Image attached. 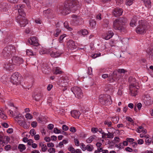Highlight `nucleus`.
<instances>
[{
	"label": "nucleus",
	"instance_id": "obj_1",
	"mask_svg": "<svg viewBox=\"0 0 153 153\" xmlns=\"http://www.w3.org/2000/svg\"><path fill=\"white\" fill-rule=\"evenodd\" d=\"M78 3V1H76L66 0L61 12L63 15H67L71 11L74 12L79 7Z\"/></svg>",
	"mask_w": 153,
	"mask_h": 153
},
{
	"label": "nucleus",
	"instance_id": "obj_2",
	"mask_svg": "<svg viewBox=\"0 0 153 153\" xmlns=\"http://www.w3.org/2000/svg\"><path fill=\"white\" fill-rule=\"evenodd\" d=\"M23 7L22 5H17L15 7V10H18L19 15L16 18L18 23L19 24L20 27H24L28 24V22L25 18V13L23 9Z\"/></svg>",
	"mask_w": 153,
	"mask_h": 153
},
{
	"label": "nucleus",
	"instance_id": "obj_3",
	"mask_svg": "<svg viewBox=\"0 0 153 153\" xmlns=\"http://www.w3.org/2000/svg\"><path fill=\"white\" fill-rule=\"evenodd\" d=\"M126 22L127 19L125 18H120L116 19L113 22V27L115 30L126 32L125 24Z\"/></svg>",
	"mask_w": 153,
	"mask_h": 153
},
{
	"label": "nucleus",
	"instance_id": "obj_4",
	"mask_svg": "<svg viewBox=\"0 0 153 153\" xmlns=\"http://www.w3.org/2000/svg\"><path fill=\"white\" fill-rule=\"evenodd\" d=\"M147 29V22L145 20L139 21L138 25L135 29L136 33L139 34H144L146 33Z\"/></svg>",
	"mask_w": 153,
	"mask_h": 153
},
{
	"label": "nucleus",
	"instance_id": "obj_5",
	"mask_svg": "<svg viewBox=\"0 0 153 153\" xmlns=\"http://www.w3.org/2000/svg\"><path fill=\"white\" fill-rule=\"evenodd\" d=\"M16 51L15 47L12 45H10L4 48L2 53L4 57L7 59L10 57L12 53H14Z\"/></svg>",
	"mask_w": 153,
	"mask_h": 153
},
{
	"label": "nucleus",
	"instance_id": "obj_6",
	"mask_svg": "<svg viewBox=\"0 0 153 153\" xmlns=\"http://www.w3.org/2000/svg\"><path fill=\"white\" fill-rule=\"evenodd\" d=\"M99 101L102 104L105 105H110L112 103L111 97L107 94L100 95Z\"/></svg>",
	"mask_w": 153,
	"mask_h": 153
},
{
	"label": "nucleus",
	"instance_id": "obj_7",
	"mask_svg": "<svg viewBox=\"0 0 153 153\" xmlns=\"http://www.w3.org/2000/svg\"><path fill=\"white\" fill-rule=\"evenodd\" d=\"M23 62V60L22 58L15 56L9 60V63H7V65H5V66L10 67L13 65L19 66L20 65L22 64Z\"/></svg>",
	"mask_w": 153,
	"mask_h": 153
},
{
	"label": "nucleus",
	"instance_id": "obj_8",
	"mask_svg": "<svg viewBox=\"0 0 153 153\" xmlns=\"http://www.w3.org/2000/svg\"><path fill=\"white\" fill-rule=\"evenodd\" d=\"M22 80V76L18 72L13 73L11 77L10 81L13 84H16L20 83Z\"/></svg>",
	"mask_w": 153,
	"mask_h": 153
},
{
	"label": "nucleus",
	"instance_id": "obj_9",
	"mask_svg": "<svg viewBox=\"0 0 153 153\" xmlns=\"http://www.w3.org/2000/svg\"><path fill=\"white\" fill-rule=\"evenodd\" d=\"M71 90L74 94L75 97L78 98H81L83 97L82 90L79 88L74 87L71 88Z\"/></svg>",
	"mask_w": 153,
	"mask_h": 153
},
{
	"label": "nucleus",
	"instance_id": "obj_10",
	"mask_svg": "<svg viewBox=\"0 0 153 153\" xmlns=\"http://www.w3.org/2000/svg\"><path fill=\"white\" fill-rule=\"evenodd\" d=\"M49 53L51 57L55 58L60 56L62 53V52L57 51L56 48H54L50 49L49 50Z\"/></svg>",
	"mask_w": 153,
	"mask_h": 153
},
{
	"label": "nucleus",
	"instance_id": "obj_11",
	"mask_svg": "<svg viewBox=\"0 0 153 153\" xmlns=\"http://www.w3.org/2000/svg\"><path fill=\"white\" fill-rule=\"evenodd\" d=\"M67 46L69 49L71 50L76 49L77 47V44L75 43L74 41L71 40H69L68 41Z\"/></svg>",
	"mask_w": 153,
	"mask_h": 153
},
{
	"label": "nucleus",
	"instance_id": "obj_12",
	"mask_svg": "<svg viewBox=\"0 0 153 153\" xmlns=\"http://www.w3.org/2000/svg\"><path fill=\"white\" fill-rule=\"evenodd\" d=\"M28 42L31 45L35 46H37L39 44L37 38L35 37H30L28 40Z\"/></svg>",
	"mask_w": 153,
	"mask_h": 153
},
{
	"label": "nucleus",
	"instance_id": "obj_13",
	"mask_svg": "<svg viewBox=\"0 0 153 153\" xmlns=\"http://www.w3.org/2000/svg\"><path fill=\"white\" fill-rule=\"evenodd\" d=\"M135 85H134V84H133V85H131L130 86V94L132 96H135L137 95V88L135 87Z\"/></svg>",
	"mask_w": 153,
	"mask_h": 153
},
{
	"label": "nucleus",
	"instance_id": "obj_14",
	"mask_svg": "<svg viewBox=\"0 0 153 153\" xmlns=\"http://www.w3.org/2000/svg\"><path fill=\"white\" fill-rule=\"evenodd\" d=\"M123 13V10L121 8L117 7L114 10L113 14L115 16L117 17L122 15Z\"/></svg>",
	"mask_w": 153,
	"mask_h": 153
},
{
	"label": "nucleus",
	"instance_id": "obj_15",
	"mask_svg": "<svg viewBox=\"0 0 153 153\" xmlns=\"http://www.w3.org/2000/svg\"><path fill=\"white\" fill-rule=\"evenodd\" d=\"M144 102L146 105H151L153 102V100L151 97L148 95L146 96L144 99Z\"/></svg>",
	"mask_w": 153,
	"mask_h": 153
},
{
	"label": "nucleus",
	"instance_id": "obj_16",
	"mask_svg": "<svg viewBox=\"0 0 153 153\" xmlns=\"http://www.w3.org/2000/svg\"><path fill=\"white\" fill-rule=\"evenodd\" d=\"M146 52L149 59L153 60V46H151L148 48Z\"/></svg>",
	"mask_w": 153,
	"mask_h": 153
},
{
	"label": "nucleus",
	"instance_id": "obj_17",
	"mask_svg": "<svg viewBox=\"0 0 153 153\" xmlns=\"http://www.w3.org/2000/svg\"><path fill=\"white\" fill-rule=\"evenodd\" d=\"M78 16L75 15H73L71 17V24L73 25H76L78 22L77 21Z\"/></svg>",
	"mask_w": 153,
	"mask_h": 153
},
{
	"label": "nucleus",
	"instance_id": "obj_18",
	"mask_svg": "<svg viewBox=\"0 0 153 153\" xmlns=\"http://www.w3.org/2000/svg\"><path fill=\"white\" fill-rule=\"evenodd\" d=\"M114 35L112 31H109L103 36V38L105 40H108L111 38Z\"/></svg>",
	"mask_w": 153,
	"mask_h": 153
},
{
	"label": "nucleus",
	"instance_id": "obj_19",
	"mask_svg": "<svg viewBox=\"0 0 153 153\" xmlns=\"http://www.w3.org/2000/svg\"><path fill=\"white\" fill-rule=\"evenodd\" d=\"M7 3H0V11H6L7 10Z\"/></svg>",
	"mask_w": 153,
	"mask_h": 153
},
{
	"label": "nucleus",
	"instance_id": "obj_20",
	"mask_svg": "<svg viewBox=\"0 0 153 153\" xmlns=\"http://www.w3.org/2000/svg\"><path fill=\"white\" fill-rule=\"evenodd\" d=\"M71 116L76 118H78L80 115V113L79 111L73 110L71 111Z\"/></svg>",
	"mask_w": 153,
	"mask_h": 153
},
{
	"label": "nucleus",
	"instance_id": "obj_21",
	"mask_svg": "<svg viewBox=\"0 0 153 153\" xmlns=\"http://www.w3.org/2000/svg\"><path fill=\"white\" fill-rule=\"evenodd\" d=\"M137 21V17L136 16H133L130 22V26L132 27L135 26Z\"/></svg>",
	"mask_w": 153,
	"mask_h": 153
},
{
	"label": "nucleus",
	"instance_id": "obj_22",
	"mask_svg": "<svg viewBox=\"0 0 153 153\" xmlns=\"http://www.w3.org/2000/svg\"><path fill=\"white\" fill-rule=\"evenodd\" d=\"M10 140V139L9 137L7 136H5L4 139L3 140H1L0 141V144H1L3 143H4L5 144H7Z\"/></svg>",
	"mask_w": 153,
	"mask_h": 153
},
{
	"label": "nucleus",
	"instance_id": "obj_23",
	"mask_svg": "<svg viewBox=\"0 0 153 153\" xmlns=\"http://www.w3.org/2000/svg\"><path fill=\"white\" fill-rule=\"evenodd\" d=\"M53 74L56 75L61 74L63 72L61 69L59 68H55L53 69Z\"/></svg>",
	"mask_w": 153,
	"mask_h": 153
},
{
	"label": "nucleus",
	"instance_id": "obj_24",
	"mask_svg": "<svg viewBox=\"0 0 153 153\" xmlns=\"http://www.w3.org/2000/svg\"><path fill=\"white\" fill-rule=\"evenodd\" d=\"M144 3L146 7L150 8L151 7V2L150 0H144Z\"/></svg>",
	"mask_w": 153,
	"mask_h": 153
},
{
	"label": "nucleus",
	"instance_id": "obj_25",
	"mask_svg": "<svg viewBox=\"0 0 153 153\" xmlns=\"http://www.w3.org/2000/svg\"><path fill=\"white\" fill-rule=\"evenodd\" d=\"M79 35H86L88 34V31L86 29H81L77 32Z\"/></svg>",
	"mask_w": 153,
	"mask_h": 153
},
{
	"label": "nucleus",
	"instance_id": "obj_26",
	"mask_svg": "<svg viewBox=\"0 0 153 153\" xmlns=\"http://www.w3.org/2000/svg\"><path fill=\"white\" fill-rule=\"evenodd\" d=\"M42 97V94L41 93H38L35 94L33 97V99L36 101H39Z\"/></svg>",
	"mask_w": 153,
	"mask_h": 153
},
{
	"label": "nucleus",
	"instance_id": "obj_27",
	"mask_svg": "<svg viewBox=\"0 0 153 153\" xmlns=\"http://www.w3.org/2000/svg\"><path fill=\"white\" fill-rule=\"evenodd\" d=\"M89 23L90 27L93 28H95L96 25V21L93 19H90L89 21Z\"/></svg>",
	"mask_w": 153,
	"mask_h": 153
},
{
	"label": "nucleus",
	"instance_id": "obj_28",
	"mask_svg": "<svg viewBox=\"0 0 153 153\" xmlns=\"http://www.w3.org/2000/svg\"><path fill=\"white\" fill-rule=\"evenodd\" d=\"M113 76L115 80L119 79L120 77V74L118 71H114L113 73Z\"/></svg>",
	"mask_w": 153,
	"mask_h": 153
},
{
	"label": "nucleus",
	"instance_id": "obj_29",
	"mask_svg": "<svg viewBox=\"0 0 153 153\" xmlns=\"http://www.w3.org/2000/svg\"><path fill=\"white\" fill-rule=\"evenodd\" d=\"M18 148L20 152H22L26 149L25 145L23 144H19L18 146Z\"/></svg>",
	"mask_w": 153,
	"mask_h": 153
},
{
	"label": "nucleus",
	"instance_id": "obj_30",
	"mask_svg": "<svg viewBox=\"0 0 153 153\" xmlns=\"http://www.w3.org/2000/svg\"><path fill=\"white\" fill-rule=\"evenodd\" d=\"M96 138V136H91L88 138L86 140V142L88 143H91L93 140Z\"/></svg>",
	"mask_w": 153,
	"mask_h": 153
},
{
	"label": "nucleus",
	"instance_id": "obj_31",
	"mask_svg": "<svg viewBox=\"0 0 153 153\" xmlns=\"http://www.w3.org/2000/svg\"><path fill=\"white\" fill-rule=\"evenodd\" d=\"M61 32V30L60 29L58 28L56 29L53 33L54 36L56 37L58 36Z\"/></svg>",
	"mask_w": 153,
	"mask_h": 153
},
{
	"label": "nucleus",
	"instance_id": "obj_32",
	"mask_svg": "<svg viewBox=\"0 0 153 153\" xmlns=\"http://www.w3.org/2000/svg\"><path fill=\"white\" fill-rule=\"evenodd\" d=\"M39 53L41 54H46V53H49V50H47L46 49H43L41 50L40 51Z\"/></svg>",
	"mask_w": 153,
	"mask_h": 153
},
{
	"label": "nucleus",
	"instance_id": "obj_33",
	"mask_svg": "<svg viewBox=\"0 0 153 153\" xmlns=\"http://www.w3.org/2000/svg\"><path fill=\"white\" fill-rule=\"evenodd\" d=\"M26 53L27 55L29 56H34L35 54V53H33L31 50H27L26 51Z\"/></svg>",
	"mask_w": 153,
	"mask_h": 153
},
{
	"label": "nucleus",
	"instance_id": "obj_34",
	"mask_svg": "<svg viewBox=\"0 0 153 153\" xmlns=\"http://www.w3.org/2000/svg\"><path fill=\"white\" fill-rule=\"evenodd\" d=\"M119 118L117 117H113L111 118V121L114 123H117L118 122Z\"/></svg>",
	"mask_w": 153,
	"mask_h": 153
},
{
	"label": "nucleus",
	"instance_id": "obj_35",
	"mask_svg": "<svg viewBox=\"0 0 153 153\" xmlns=\"http://www.w3.org/2000/svg\"><path fill=\"white\" fill-rule=\"evenodd\" d=\"M129 81H130V83H131V84L130 85H133V84H134V85H135L134 84L136 82V79L135 78L130 77L129 78Z\"/></svg>",
	"mask_w": 153,
	"mask_h": 153
},
{
	"label": "nucleus",
	"instance_id": "obj_36",
	"mask_svg": "<svg viewBox=\"0 0 153 153\" xmlns=\"http://www.w3.org/2000/svg\"><path fill=\"white\" fill-rule=\"evenodd\" d=\"M107 79L110 82H113L115 80L113 75H110L108 76Z\"/></svg>",
	"mask_w": 153,
	"mask_h": 153
},
{
	"label": "nucleus",
	"instance_id": "obj_37",
	"mask_svg": "<svg viewBox=\"0 0 153 153\" xmlns=\"http://www.w3.org/2000/svg\"><path fill=\"white\" fill-rule=\"evenodd\" d=\"M64 25L65 28L68 29V30H72V28L69 27L68 23L67 22H65L64 23Z\"/></svg>",
	"mask_w": 153,
	"mask_h": 153
},
{
	"label": "nucleus",
	"instance_id": "obj_38",
	"mask_svg": "<svg viewBox=\"0 0 153 153\" xmlns=\"http://www.w3.org/2000/svg\"><path fill=\"white\" fill-rule=\"evenodd\" d=\"M51 12V10L50 9H48L47 10H44L43 12V14L45 16H47Z\"/></svg>",
	"mask_w": 153,
	"mask_h": 153
},
{
	"label": "nucleus",
	"instance_id": "obj_39",
	"mask_svg": "<svg viewBox=\"0 0 153 153\" xmlns=\"http://www.w3.org/2000/svg\"><path fill=\"white\" fill-rule=\"evenodd\" d=\"M94 149L93 146L91 144H88L87 146L86 149L88 151H91Z\"/></svg>",
	"mask_w": 153,
	"mask_h": 153
},
{
	"label": "nucleus",
	"instance_id": "obj_40",
	"mask_svg": "<svg viewBox=\"0 0 153 153\" xmlns=\"http://www.w3.org/2000/svg\"><path fill=\"white\" fill-rule=\"evenodd\" d=\"M78 22L76 25H80L82 24L83 23L82 19L80 17L78 16V18L76 20Z\"/></svg>",
	"mask_w": 153,
	"mask_h": 153
},
{
	"label": "nucleus",
	"instance_id": "obj_41",
	"mask_svg": "<svg viewBox=\"0 0 153 153\" xmlns=\"http://www.w3.org/2000/svg\"><path fill=\"white\" fill-rule=\"evenodd\" d=\"M147 69L148 70V72L151 75L153 76V68H147Z\"/></svg>",
	"mask_w": 153,
	"mask_h": 153
},
{
	"label": "nucleus",
	"instance_id": "obj_42",
	"mask_svg": "<svg viewBox=\"0 0 153 153\" xmlns=\"http://www.w3.org/2000/svg\"><path fill=\"white\" fill-rule=\"evenodd\" d=\"M101 53H100L92 54L91 55V57L95 59L97 57L101 56Z\"/></svg>",
	"mask_w": 153,
	"mask_h": 153
},
{
	"label": "nucleus",
	"instance_id": "obj_43",
	"mask_svg": "<svg viewBox=\"0 0 153 153\" xmlns=\"http://www.w3.org/2000/svg\"><path fill=\"white\" fill-rule=\"evenodd\" d=\"M134 0H126V4L127 5L130 6L133 3Z\"/></svg>",
	"mask_w": 153,
	"mask_h": 153
},
{
	"label": "nucleus",
	"instance_id": "obj_44",
	"mask_svg": "<svg viewBox=\"0 0 153 153\" xmlns=\"http://www.w3.org/2000/svg\"><path fill=\"white\" fill-rule=\"evenodd\" d=\"M66 35L65 34H63L61 35L59 38V42L62 43L63 42V39L65 37Z\"/></svg>",
	"mask_w": 153,
	"mask_h": 153
},
{
	"label": "nucleus",
	"instance_id": "obj_45",
	"mask_svg": "<svg viewBox=\"0 0 153 153\" xmlns=\"http://www.w3.org/2000/svg\"><path fill=\"white\" fill-rule=\"evenodd\" d=\"M23 1L26 4L28 8L29 9H30L31 8L29 0H23Z\"/></svg>",
	"mask_w": 153,
	"mask_h": 153
},
{
	"label": "nucleus",
	"instance_id": "obj_46",
	"mask_svg": "<svg viewBox=\"0 0 153 153\" xmlns=\"http://www.w3.org/2000/svg\"><path fill=\"white\" fill-rule=\"evenodd\" d=\"M25 117L27 119L30 120L33 117V116L30 113H27L25 115Z\"/></svg>",
	"mask_w": 153,
	"mask_h": 153
},
{
	"label": "nucleus",
	"instance_id": "obj_47",
	"mask_svg": "<svg viewBox=\"0 0 153 153\" xmlns=\"http://www.w3.org/2000/svg\"><path fill=\"white\" fill-rule=\"evenodd\" d=\"M117 71H118V72L120 73V74L121 73L125 74L127 72L126 70L124 69H119Z\"/></svg>",
	"mask_w": 153,
	"mask_h": 153
},
{
	"label": "nucleus",
	"instance_id": "obj_48",
	"mask_svg": "<svg viewBox=\"0 0 153 153\" xmlns=\"http://www.w3.org/2000/svg\"><path fill=\"white\" fill-rule=\"evenodd\" d=\"M68 149L72 153H75L76 152L75 149L72 146H70L69 147Z\"/></svg>",
	"mask_w": 153,
	"mask_h": 153
},
{
	"label": "nucleus",
	"instance_id": "obj_49",
	"mask_svg": "<svg viewBox=\"0 0 153 153\" xmlns=\"http://www.w3.org/2000/svg\"><path fill=\"white\" fill-rule=\"evenodd\" d=\"M42 151L43 152H45L47 149V147L44 144H42Z\"/></svg>",
	"mask_w": 153,
	"mask_h": 153
},
{
	"label": "nucleus",
	"instance_id": "obj_50",
	"mask_svg": "<svg viewBox=\"0 0 153 153\" xmlns=\"http://www.w3.org/2000/svg\"><path fill=\"white\" fill-rule=\"evenodd\" d=\"M104 124L107 125L108 127H111L112 125L111 122L110 121L106 120L104 122Z\"/></svg>",
	"mask_w": 153,
	"mask_h": 153
},
{
	"label": "nucleus",
	"instance_id": "obj_51",
	"mask_svg": "<svg viewBox=\"0 0 153 153\" xmlns=\"http://www.w3.org/2000/svg\"><path fill=\"white\" fill-rule=\"evenodd\" d=\"M0 117L4 120H6L7 118V116L4 113L0 114Z\"/></svg>",
	"mask_w": 153,
	"mask_h": 153
},
{
	"label": "nucleus",
	"instance_id": "obj_52",
	"mask_svg": "<svg viewBox=\"0 0 153 153\" xmlns=\"http://www.w3.org/2000/svg\"><path fill=\"white\" fill-rule=\"evenodd\" d=\"M114 135L113 133L108 132L107 135V138H112L114 137Z\"/></svg>",
	"mask_w": 153,
	"mask_h": 153
},
{
	"label": "nucleus",
	"instance_id": "obj_53",
	"mask_svg": "<svg viewBox=\"0 0 153 153\" xmlns=\"http://www.w3.org/2000/svg\"><path fill=\"white\" fill-rule=\"evenodd\" d=\"M35 22L37 24H41L42 23V22L39 19H37L35 20Z\"/></svg>",
	"mask_w": 153,
	"mask_h": 153
},
{
	"label": "nucleus",
	"instance_id": "obj_54",
	"mask_svg": "<svg viewBox=\"0 0 153 153\" xmlns=\"http://www.w3.org/2000/svg\"><path fill=\"white\" fill-rule=\"evenodd\" d=\"M87 72L88 74L91 75L92 73V68H88Z\"/></svg>",
	"mask_w": 153,
	"mask_h": 153
},
{
	"label": "nucleus",
	"instance_id": "obj_55",
	"mask_svg": "<svg viewBox=\"0 0 153 153\" xmlns=\"http://www.w3.org/2000/svg\"><path fill=\"white\" fill-rule=\"evenodd\" d=\"M31 125L33 128L36 127L37 125V123L36 121H33L31 123Z\"/></svg>",
	"mask_w": 153,
	"mask_h": 153
},
{
	"label": "nucleus",
	"instance_id": "obj_56",
	"mask_svg": "<svg viewBox=\"0 0 153 153\" xmlns=\"http://www.w3.org/2000/svg\"><path fill=\"white\" fill-rule=\"evenodd\" d=\"M11 146L10 145H7L4 146V149L6 151L10 150L11 148Z\"/></svg>",
	"mask_w": 153,
	"mask_h": 153
},
{
	"label": "nucleus",
	"instance_id": "obj_57",
	"mask_svg": "<svg viewBox=\"0 0 153 153\" xmlns=\"http://www.w3.org/2000/svg\"><path fill=\"white\" fill-rule=\"evenodd\" d=\"M30 134L32 136L36 134V132L34 129H32L30 130Z\"/></svg>",
	"mask_w": 153,
	"mask_h": 153
},
{
	"label": "nucleus",
	"instance_id": "obj_58",
	"mask_svg": "<svg viewBox=\"0 0 153 153\" xmlns=\"http://www.w3.org/2000/svg\"><path fill=\"white\" fill-rule=\"evenodd\" d=\"M48 151L50 153H54L55 152V149L54 148H50L48 150Z\"/></svg>",
	"mask_w": 153,
	"mask_h": 153
},
{
	"label": "nucleus",
	"instance_id": "obj_59",
	"mask_svg": "<svg viewBox=\"0 0 153 153\" xmlns=\"http://www.w3.org/2000/svg\"><path fill=\"white\" fill-rule=\"evenodd\" d=\"M81 149L84 151L86 150L87 146H85V145L83 143H81Z\"/></svg>",
	"mask_w": 153,
	"mask_h": 153
},
{
	"label": "nucleus",
	"instance_id": "obj_60",
	"mask_svg": "<svg viewBox=\"0 0 153 153\" xmlns=\"http://www.w3.org/2000/svg\"><path fill=\"white\" fill-rule=\"evenodd\" d=\"M91 131L94 133H96L98 131V129L97 128L93 127L91 128Z\"/></svg>",
	"mask_w": 153,
	"mask_h": 153
},
{
	"label": "nucleus",
	"instance_id": "obj_61",
	"mask_svg": "<svg viewBox=\"0 0 153 153\" xmlns=\"http://www.w3.org/2000/svg\"><path fill=\"white\" fill-rule=\"evenodd\" d=\"M117 4L119 5L122 4L124 0H115Z\"/></svg>",
	"mask_w": 153,
	"mask_h": 153
},
{
	"label": "nucleus",
	"instance_id": "obj_62",
	"mask_svg": "<svg viewBox=\"0 0 153 153\" xmlns=\"http://www.w3.org/2000/svg\"><path fill=\"white\" fill-rule=\"evenodd\" d=\"M102 145V144L98 142L96 144V146L97 147V149H100V148L102 149V148L101 146Z\"/></svg>",
	"mask_w": 153,
	"mask_h": 153
},
{
	"label": "nucleus",
	"instance_id": "obj_63",
	"mask_svg": "<svg viewBox=\"0 0 153 153\" xmlns=\"http://www.w3.org/2000/svg\"><path fill=\"white\" fill-rule=\"evenodd\" d=\"M53 132L56 134H59L61 132L60 130L57 129V128H54L53 130Z\"/></svg>",
	"mask_w": 153,
	"mask_h": 153
},
{
	"label": "nucleus",
	"instance_id": "obj_64",
	"mask_svg": "<svg viewBox=\"0 0 153 153\" xmlns=\"http://www.w3.org/2000/svg\"><path fill=\"white\" fill-rule=\"evenodd\" d=\"M62 129L64 131H66L68 130V128L65 125H63L62 126Z\"/></svg>",
	"mask_w": 153,
	"mask_h": 153
}]
</instances>
